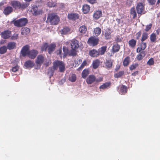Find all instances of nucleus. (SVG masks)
Here are the masks:
<instances>
[{
	"label": "nucleus",
	"instance_id": "nucleus-1",
	"mask_svg": "<svg viewBox=\"0 0 160 160\" xmlns=\"http://www.w3.org/2000/svg\"><path fill=\"white\" fill-rule=\"evenodd\" d=\"M10 4L15 10L20 9L22 10L27 8L29 5L27 2H21L18 0H12L10 2Z\"/></svg>",
	"mask_w": 160,
	"mask_h": 160
},
{
	"label": "nucleus",
	"instance_id": "nucleus-2",
	"mask_svg": "<svg viewBox=\"0 0 160 160\" xmlns=\"http://www.w3.org/2000/svg\"><path fill=\"white\" fill-rule=\"evenodd\" d=\"M59 21V18L57 14L52 13L48 14L46 22L47 23H50L51 25H57L58 24Z\"/></svg>",
	"mask_w": 160,
	"mask_h": 160
},
{
	"label": "nucleus",
	"instance_id": "nucleus-3",
	"mask_svg": "<svg viewBox=\"0 0 160 160\" xmlns=\"http://www.w3.org/2000/svg\"><path fill=\"white\" fill-rule=\"evenodd\" d=\"M53 67L55 69L57 70L58 68L60 72H64L65 70V65L64 62L62 61L56 60L53 63Z\"/></svg>",
	"mask_w": 160,
	"mask_h": 160
},
{
	"label": "nucleus",
	"instance_id": "nucleus-4",
	"mask_svg": "<svg viewBox=\"0 0 160 160\" xmlns=\"http://www.w3.org/2000/svg\"><path fill=\"white\" fill-rule=\"evenodd\" d=\"M12 22L15 26L18 27H21L25 26L28 23V20L26 18H22L18 20H13Z\"/></svg>",
	"mask_w": 160,
	"mask_h": 160
},
{
	"label": "nucleus",
	"instance_id": "nucleus-5",
	"mask_svg": "<svg viewBox=\"0 0 160 160\" xmlns=\"http://www.w3.org/2000/svg\"><path fill=\"white\" fill-rule=\"evenodd\" d=\"M102 81L103 78L102 77L96 78L95 76L93 74L89 75L86 80V82L88 84H92L95 82L98 83L102 82Z\"/></svg>",
	"mask_w": 160,
	"mask_h": 160
},
{
	"label": "nucleus",
	"instance_id": "nucleus-6",
	"mask_svg": "<svg viewBox=\"0 0 160 160\" xmlns=\"http://www.w3.org/2000/svg\"><path fill=\"white\" fill-rule=\"evenodd\" d=\"M99 41L98 38L93 36L90 37L88 38L87 43L90 46L94 47L98 44Z\"/></svg>",
	"mask_w": 160,
	"mask_h": 160
},
{
	"label": "nucleus",
	"instance_id": "nucleus-7",
	"mask_svg": "<svg viewBox=\"0 0 160 160\" xmlns=\"http://www.w3.org/2000/svg\"><path fill=\"white\" fill-rule=\"evenodd\" d=\"M38 53V51L35 49H32L29 50L27 56L31 59H34Z\"/></svg>",
	"mask_w": 160,
	"mask_h": 160
},
{
	"label": "nucleus",
	"instance_id": "nucleus-8",
	"mask_svg": "<svg viewBox=\"0 0 160 160\" xmlns=\"http://www.w3.org/2000/svg\"><path fill=\"white\" fill-rule=\"evenodd\" d=\"M1 37L3 39H9L12 35V32L9 30H5L1 33Z\"/></svg>",
	"mask_w": 160,
	"mask_h": 160
},
{
	"label": "nucleus",
	"instance_id": "nucleus-9",
	"mask_svg": "<svg viewBox=\"0 0 160 160\" xmlns=\"http://www.w3.org/2000/svg\"><path fill=\"white\" fill-rule=\"evenodd\" d=\"M31 12L34 15H38L42 14V10H38V7L36 6H33L32 7L31 10Z\"/></svg>",
	"mask_w": 160,
	"mask_h": 160
},
{
	"label": "nucleus",
	"instance_id": "nucleus-10",
	"mask_svg": "<svg viewBox=\"0 0 160 160\" xmlns=\"http://www.w3.org/2000/svg\"><path fill=\"white\" fill-rule=\"evenodd\" d=\"M45 57L42 55H39L36 60L35 62L37 65L41 66L44 62Z\"/></svg>",
	"mask_w": 160,
	"mask_h": 160
},
{
	"label": "nucleus",
	"instance_id": "nucleus-11",
	"mask_svg": "<svg viewBox=\"0 0 160 160\" xmlns=\"http://www.w3.org/2000/svg\"><path fill=\"white\" fill-rule=\"evenodd\" d=\"M29 48L30 46L28 45H26L22 48L21 52L23 57L27 56L28 53L29 51Z\"/></svg>",
	"mask_w": 160,
	"mask_h": 160
},
{
	"label": "nucleus",
	"instance_id": "nucleus-12",
	"mask_svg": "<svg viewBox=\"0 0 160 160\" xmlns=\"http://www.w3.org/2000/svg\"><path fill=\"white\" fill-rule=\"evenodd\" d=\"M137 12L138 14H141L144 9V6L141 2L138 3L136 7Z\"/></svg>",
	"mask_w": 160,
	"mask_h": 160
},
{
	"label": "nucleus",
	"instance_id": "nucleus-13",
	"mask_svg": "<svg viewBox=\"0 0 160 160\" xmlns=\"http://www.w3.org/2000/svg\"><path fill=\"white\" fill-rule=\"evenodd\" d=\"M71 45L72 49H77L79 47L78 41L75 39H73L71 41Z\"/></svg>",
	"mask_w": 160,
	"mask_h": 160
},
{
	"label": "nucleus",
	"instance_id": "nucleus-14",
	"mask_svg": "<svg viewBox=\"0 0 160 160\" xmlns=\"http://www.w3.org/2000/svg\"><path fill=\"white\" fill-rule=\"evenodd\" d=\"M147 47L146 43L143 42H141L140 43L139 47H138L137 49V52H139L142 51H144Z\"/></svg>",
	"mask_w": 160,
	"mask_h": 160
},
{
	"label": "nucleus",
	"instance_id": "nucleus-15",
	"mask_svg": "<svg viewBox=\"0 0 160 160\" xmlns=\"http://www.w3.org/2000/svg\"><path fill=\"white\" fill-rule=\"evenodd\" d=\"M13 9L12 6H8L4 8L3 13L6 15H8L13 11Z\"/></svg>",
	"mask_w": 160,
	"mask_h": 160
},
{
	"label": "nucleus",
	"instance_id": "nucleus-16",
	"mask_svg": "<svg viewBox=\"0 0 160 160\" xmlns=\"http://www.w3.org/2000/svg\"><path fill=\"white\" fill-rule=\"evenodd\" d=\"M68 18L69 20L74 21L79 18V15L76 13H68Z\"/></svg>",
	"mask_w": 160,
	"mask_h": 160
},
{
	"label": "nucleus",
	"instance_id": "nucleus-17",
	"mask_svg": "<svg viewBox=\"0 0 160 160\" xmlns=\"http://www.w3.org/2000/svg\"><path fill=\"white\" fill-rule=\"evenodd\" d=\"M56 47L55 43H51L49 45L48 44V53L51 54L52 52L55 50Z\"/></svg>",
	"mask_w": 160,
	"mask_h": 160
},
{
	"label": "nucleus",
	"instance_id": "nucleus-18",
	"mask_svg": "<svg viewBox=\"0 0 160 160\" xmlns=\"http://www.w3.org/2000/svg\"><path fill=\"white\" fill-rule=\"evenodd\" d=\"M112 31L111 29L107 28L104 33V36L106 40L110 39L111 38Z\"/></svg>",
	"mask_w": 160,
	"mask_h": 160
},
{
	"label": "nucleus",
	"instance_id": "nucleus-19",
	"mask_svg": "<svg viewBox=\"0 0 160 160\" xmlns=\"http://www.w3.org/2000/svg\"><path fill=\"white\" fill-rule=\"evenodd\" d=\"M102 15L101 11L98 10L95 11L93 14V18L95 20H98L101 17Z\"/></svg>",
	"mask_w": 160,
	"mask_h": 160
},
{
	"label": "nucleus",
	"instance_id": "nucleus-20",
	"mask_svg": "<svg viewBox=\"0 0 160 160\" xmlns=\"http://www.w3.org/2000/svg\"><path fill=\"white\" fill-rule=\"evenodd\" d=\"M105 68L107 69L111 68L112 65V60L110 59H107L104 63Z\"/></svg>",
	"mask_w": 160,
	"mask_h": 160
},
{
	"label": "nucleus",
	"instance_id": "nucleus-21",
	"mask_svg": "<svg viewBox=\"0 0 160 160\" xmlns=\"http://www.w3.org/2000/svg\"><path fill=\"white\" fill-rule=\"evenodd\" d=\"M107 47L106 46H103L100 48L98 50L99 55H103L107 51Z\"/></svg>",
	"mask_w": 160,
	"mask_h": 160
},
{
	"label": "nucleus",
	"instance_id": "nucleus-22",
	"mask_svg": "<svg viewBox=\"0 0 160 160\" xmlns=\"http://www.w3.org/2000/svg\"><path fill=\"white\" fill-rule=\"evenodd\" d=\"M89 54L92 57H97L99 56L98 52L96 49L92 50L89 52Z\"/></svg>",
	"mask_w": 160,
	"mask_h": 160
},
{
	"label": "nucleus",
	"instance_id": "nucleus-23",
	"mask_svg": "<svg viewBox=\"0 0 160 160\" xmlns=\"http://www.w3.org/2000/svg\"><path fill=\"white\" fill-rule=\"evenodd\" d=\"M16 47V43L14 42H9L7 44V47L9 50H12Z\"/></svg>",
	"mask_w": 160,
	"mask_h": 160
},
{
	"label": "nucleus",
	"instance_id": "nucleus-24",
	"mask_svg": "<svg viewBox=\"0 0 160 160\" xmlns=\"http://www.w3.org/2000/svg\"><path fill=\"white\" fill-rule=\"evenodd\" d=\"M90 10L89 6L87 4H84L83 5L82 10L84 13L87 14L88 13Z\"/></svg>",
	"mask_w": 160,
	"mask_h": 160
},
{
	"label": "nucleus",
	"instance_id": "nucleus-25",
	"mask_svg": "<svg viewBox=\"0 0 160 160\" xmlns=\"http://www.w3.org/2000/svg\"><path fill=\"white\" fill-rule=\"evenodd\" d=\"M112 83L111 82H107L104 83L102 85L100 86L99 87L100 89H104L109 88L111 85Z\"/></svg>",
	"mask_w": 160,
	"mask_h": 160
},
{
	"label": "nucleus",
	"instance_id": "nucleus-26",
	"mask_svg": "<svg viewBox=\"0 0 160 160\" xmlns=\"http://www.w3.org/2000/svg\"><path fill=\"white\" fill-rule=\"evenodd\" d=\"M30 32V30L29 28L25 27L22 29L21 34L22 35H26L28 34Z\"/></svg>",
	"mask_w": 160,
	"mask_h": 160
},
{
	"label": "nucleus",
	"instance_id": "nucleus-27",
	"mask_svg": "<svg viewBox=\"0 0 160 160\" xmlns=\"http://www.w3.org/2000/svg\"><path fill=\"white\" fill-rule=\"evenodd\" d=\"M55 70H57L55 69L53 65L52 67L49 68L48 70V74L50 78L53 76L54 72Z\"/></svg>",
	"mask_w": 160,
	"mask_h": 160
},
{
	"label": "nucleus",
	"instance_id": "nucleus-28",
	"mask_svg": "<svg viewBox=\"0 0 160 160\" xmlns=\"http://www.w3.org/2000/svg\"><path fill=\"white\" fill-rule=\"evenodd\" d=\"M139 52V53L137 56V58L138 60L140 61L142 60L145 56L146 53L144 51H142Z\"/></svg>",
	"mask_w": 160,
	"mask_h": 160
},
{
	"label": "nucleus",
	"instance_id": "nucleus-29",
	"mask_svg": "<svg viewBox=\"0 0 160 160\" xmlns=\"http://www.w3.org/2000/svg\"><path fill=\"white\" fill-rule=\"evenodd\" d=\"M127 87L125 85H122L120 88L119 93L121 94L124 95L127 92Z\"/></svg>",
	"mask_w": 160,
	"mask_h": 160
},
{
	"label": "nucleus",
	"instance_id": "nucleus-30",
	"mask_svg": "<svg viewBox=\"0 0 160 160\" xmlns=\"http://www.w3.org/2000/svg\"><path fill=\"white\" fill-rule=\"evenodd\" d=\"M100 64V61L98 59H97L94 61L92 63V65L93 68L97 69L99 66Z\"/></svg>",
	"mask_w": 160,
	"mask_h": 160
},
{
	"label": "nucleus",
	"instance_id": "nucleus-31",
	"mask_svg": "<svg viewBox=\"0 0 160 160\" xmlns=\"http://www.w3.org/2000/svg\"><path fill=\"white\" fill-rule=\"evenodd\" d=\"M137 43L136 40L132 39L128 41V44L129 46L132 48H134Z\"/></svg>",
	"mask_w": 160,
	"mask_h": 160
},
{
	"label": "nucleus",
	"instance_id": "nucleus-32",
	"mask_svg": "<svg viewBox=\"0 0 160 160\" xmlns=\"http://www.w3.org/2000/svg\"><path fill=\"white\" fill-rule=\"evenodd\" d=\"M24 66L26 68H32L34 66V63L31 60H28L25 62Z\"/></svg>",
	"mask_w": 160,
	"mask_h": 160
},
{
	"label": "nucleus",
	"instance_id": "nucleus-33",
	"mask_svg": "<svg viewBox=\"0 0 160 160\" xmlns=\"http://www.w3.org/2000/svg\"><path fill=\"white\" fill-rule=\"evenodd\" d=\"M101 32V29L99 27H97L94 29L93 33L96 36H99Z\"/></svg>",
	"mask_w": 160,
	"mask_h": 160
},
{
	"label": "nucleus",
	"instance_id": "nucleus-34",
	"mask_svg": "<svg viewBox=\"0 0 160 160\" xmlns=\"http://www.w3.org/2000/svg\"><path fill=\"white\" fill-rule=\"evenodd\" d=\"M79 30L81 33L84 34L86 33L87 31V27L85 25L81 26L80 27Z\"/></svg>",
	"mask_w": 160,
	"mask_h": 160
},
{
	"label": "nucleus",
	"instance_id": "nucleus-35",
	"mask_svg": "<svg viewBox=\"0 0 160 160\" xmlns=\"http://www.w3.org/2000/svg\"><path fill=\"white\" fill-rule=\"evenodd\" d=\"M120 48V46L118 44H115L112 47V51L113 53L119 51Z\"/></svg>",
	"mask_w": 160,
	"mask_h": 160
},
{
	"label": "nucleus",
	"instance_id": "nucleus-36",
	"mask_svg": "<svg viewBox=\"0 0 160 160\" xmlns=\"http://www.w3.org/2000/svg\"><path fill=\"white\" fill-rule=\"evenodd\" d=\"M89 74V71L88 69H84L82 73V77L83 78H85Z\"/></svg>",
	"mask_w": 160,
	"mask_h": 160
},
{
	"label": "nucleus",
	"instance_id": "nucleus-37",
	"mask_svg": "<svg viewBox=\"0 0 160 160\" xmlns=\"http://www.w3.org/2000/svg\"><path fill=\"white\" fill-rule=\"evenodd\" d=\"M130 58L129 57H127L123 60V64L124 66H127L129 63Z\"/></svg>",
	"mask_w": 160,
	"mask_h": 160
},
{
	"label": "nucleus",
	"instance_id": "nucleus-38",
	"mask_svg": "<svg viewBox=\"0 0 160 160\" xmlns=\"http://www.w3.org/2000/svg\"><path fill=\"white\" fill-rule=\"evenodd\" d=\"M69 80L71 82H75L76 79V76L75 74H71L69 77Z\"/></svg>",
	"mask_w": 160,
	"mask_h": 160
},
{
	"label": "nucleus",
	"instance_id": "nucleus-39",
	"mask_svg": "<svg viewBox=\"0 0 160 160\" xmlns=\"http://www.w3.org/2000/svg\"><path fill=\"white\" fill-rule=\"evenodd\" d=\"M156 36L155 33H152L150 36V40L152 42H155L156 40Z\"/></svg>",
	"mask_w": 160,
	"mask_h": 160
},
{
	"label": "nucleus",
	"instance_id": "nucleus-40",
	"mask_svg": "<svg viewBox=\"0 0 160 160\" xmlns=\"http://www.w3.org/2000/svg\"><path fill=\"white\" fill-rule=\"evenodd\" d=\"M148 38V34L146 32H143L142 35L141 39V42H143L146 40Z\"/></svg>",
	"mask_w": 160,
	"mask_h": 160
},
{
	"label": "nucleus",
	"instance_id": "nucleus-41",
	"mask_svg": "<svg viewBox=\"0 0 160 160\" xmlns=\"http://www.w3.org/2000/svg\"><path fill=\"white\" fill-rule=\"evenodd\" d=\"M130 13L132 15L133 18L137 17V13L134 7L132 8L130 10Z\"/></svg>",
	"mask_w": 160,
	"mask_h": 160
},
{
	"label": "nucleus",
	"instance_id": "nucleus-42",
	"mask_svg": "<svg viewBox=\"0 0 160 160\" xmlns=\"http://www.w3.org/2000/svg\"><path fill=\"white\" fill-rule=\"evenodd\" d=\"M7 48L5 46H3L0 47V53L1 54H3L5 53L7 51Z\"/></svg>",
	"mask_w": 160,
	"mask_h": 160
},
{
	"label": "nucleus",
	"instance_id": "nucleus-43",
	"mask_svg": "<svg viewBox=\"0 0 160 160\" xmlns=\"http://www.w3.org/2000/svg\"><path fill=\"white\" fill-rule=\"evenodd\" d=\"M87 65V62L86 60H84L81 64L80 67L78 68V71L81 70Z\"/></svg>",
	"mask_w": 160,
	"mask_h": 160
},
{
	"label": "nucleus",
	"instance_id": "nucleus-44",
	"mask_svg": "<svg viewBox=\"0 0 160 160\" xmlns=\"http://www.w3.org/2000/svg\"><path fill=\"white\" fill-rule=\"evenodd\" d=\"M124 73V71H120L118 72L117 73L114 74V76L115 78H118L121 77Z\"/></svg>",
	"mask_w": 160,
	"mask_h": 160
},
{
	"label": "nucleus",
	"instance_id": "nucleus-45",
	"mask_svg": "<svg viewBox=\"0 0 160 160\" xmlns=\"http://www.w3.org/2000/svg\"><path fill=\"white\" fill-rule=\"evenodd\" d=\"M48 44L46 43L44 44L41 47V51H46L48 50Z\"/></svg>",
	"mask_w": 160,
	"mask_h": 160
},
{
	"label": "nucleus",
	"instance_id": "nucleus-46",
	"mask_svg": "<svg viewBox=\"0 0 160 160\" xmlns=\"http://www.w3.org/2000/svg\"><path fill=\"white\" fill-rule=\"evenodd\" d=\"M47 5L49 7H53L57 6V3L52 1L48 2L47 3Z\"/></svg>",
	"mask_w": 160,
	"mask_h": 160
},
{
	"label": "nucleus",
	"instance_id": "nucleus-47",
	"mask_svg": "<svg viewBox=\"0 0 160 160\" xmlns=\"http://www.w3.org/2000/svg\"><path fill=\"white\" fill-rule=\"evenodd\" d=\"M70 31V29L68 27L63 28L62 30V34H66Z\"/></svg>",
	"mask_w": 160,
	"mask_h": 160
},
{
	"label": "nucleus",
	"instance_id": "nucleus-48",
	"mask_svg": "<svg viewBox=\"0 0 160 160\" xmlns=\"http://www.w3.org/2000/svg\"><path fill=\"white\" fill-rule=\"evenodd\" d=\"M10 38L11 40H16L18 38V34L16 33H15L13 34L12 36L11 35Z\"/></svg>",
	"mask_w": 160,
	"mask_h": 160
},
{
	"label": "nucleus",
	"instance_id": "nucleus-49",
	"mask_svg": "<svg viewBox=\"0 0 160 160\" xmlns=\"http://www.w3.org/2000/svg\"><path fill=\"white\" fill-rule=\"evenodd\" d=\"M138 66V64L137 63H135L130 65V69L131 70L135 69Z\"/></svg>",
	"mask_w": 160,
	"mask_h": 160
},
{
	"label": "nucleus",
	"instance_id": "nucleus-50",
	"mask_svg": "<svg viewBox=\"0 0 160 160\" xmlns=\"http://www.w3.org/2000/svg\"><path fill=\"white\" fill-rule=\"evenodd\" d=\"M142 34V32L141 31H139L138 32H137L135 34L136 39L137 40H138L140 39Z\"/></svg>",
	"mask_w": 160,
	"mask_h": 160
},
{
	"label": "nucleus",
	"instance_id": "nucleus-51",
	"mask_svg": "<svg viewBox=\"0 0 160 160\" xmlns=\"http://www.w3.org/2000/svg\"><path fill=\"white\" fill-rule=\"evenodd\" d=\"M154 64L153 59L152 58H150L147 62V64L149 65H152Z\"/></svg>",
	"mask_w": 160,
	"mask_h": 160
},
{
	"label": "nucleus",
	"instance_id": "nucleus-52",
	"mask_svg": "<svg viewBox=\"0 0 160 160\" xmlns=\"http://www.w3.org/2000/svg\"><path fill=\"white\" fill-rule=\"evenodd\" d=\"M152 25L151 23L149 24V25H147L146 27V28L145 30V31H148L151 28Z\"/></svg>",
	"mask_w": 160,
	"mask_h": 160
},
{
	"label": "nucleus",
	"instance_id": "nucleus-53",
	"mask_svg": "<svg viewBox=\"0 0 160 160\" xmlns=\"http://www.w3.org/2000/svg\"><path fill=\"white\" fill-rule=\"evenodd\" d=\"M156 0H147V1L149 4L151 5H155L156 2Z\"/></svg>",
	"mask_w": 160,
	"mask_h": 160
},
{
	"label": "nucleus",
	"instance_id": "nucleus-54",
	"mask_svg": "<svg viewBox=\"0 0 160 160\" xmlns=\"http://www.w3.org/2000/svg\"><path fill=\"white\" fill-rule=\"evenodd\" d=\"M19 68V67L18 65H17L14 67H12V71L13 72H16L18 70Z\"/></svg>",
	"mask_w": 160,
	"mask_h": 160
},
{
	"label": "nucleus",
	"instance_id": "nucleus-55",
	"mask_svg": "<svg viewBox=\"0 0 160 160\" xmlns=\"http://www.w3.org/2000/svg\"><path fill=\"white\" fill-rule=\"evenodd\" d=\"M56 53L57 55H59L60 56H62V48H60L58 50H57L56 51Z\"/></svg>",
	"mask_w": 160,
	"mask_h": 160
},
{
	"label": "nucleus",
	"instance_id": "nucleus-56",
	"mask_svg": "<svg viewBox=\"0 0 160 160\" xmlns=\"http://www.w3.org/2000/svg\"><path fill=\"white\" fill-rule=\"evenodd\" d=\"M62 49L64 53L67 54L68 53V50L67 47L64 46L63 47Z\"/></svg>",
	"mask_w": 160,
	"mask_h": 160
},
{
	"label": "nucleus",
	"instance_id": "nucleus-57",
	"mask_svg": "<svg viewBox=\"0 0 160 160\" xmlns=\"http://www.w3.org/2000/svg\"><path fill=\"white\" fill-rule=\"evenodd\" d=\"M76 50L72 49L71 50L70 54L72 56H75L76 54V52L75 51Z\"/></svg>",
	"mask_w": 160,
	"mask_h": 160
},
{
	"label": "nucleus",
	"instance_id": "nucleus-58",
	"mask_svg": "<svg viewBox=\"0 0 160 160\" xmlns=\"http://www.w3.org/2000/svg\"><path fill=\"white\" fill-rule=\"evenodd\" d=\"M115 41L117 42H121L122 41V39L120 38L119 36H118L117 37Z\"/></svg>",
	"mask_w": 160,
	"mask_h": 160
},
{
	"label": "nucleus",
	"instance_id": "nucleus-59",
	"mask_svg": "<svg viewBox=\"0 0 160 160\" xmlns=\"http://www.w3.org/2000/svg\"><path fill=\"white\" fill-rule=\"evenodd\" d=\"M87 1L90 3L93 4L96 2V0H86Z\"/></svg>",
	"mask_w": 160,
	"mask_h": 160
},
{
	"label": "nucleus",
	"instance_id": "nucleus-60",
	"mask_svg": "<svg viewBox=\"0 0 160 160\" xmlns=\"http://www.w3.org/2000/svg\"><path fill=\"white\" fill-rule=\"evenodd\" d=\"M65 8V5L63 3H61L60 4L59 8Z\"/></svg>",
	"mask_w": 160,
	"mask_h": 160
},
{
	"label": "nucleus",
	"instance_id": "nucleus-61",
	"mask_svg": "<svg viewBox=\"0 0 160 160\" xmlns=\"http://www.w3.org/2000/svg\"><path fill=\"white\" fill-rule=\"evenodd\" d=\"M138 73V71H136L135 72H134L132 73V76H136V75Z\"/></svg>",
	"mask_w": 160,
	"mask_h": 160
},
{
	"label": "nucleus",
	"instance_id": "nucleus-62",
	"mask_svg": "<svg viewBox=\"0 0 160 160\" xmlns=\"http://www.w3.org/2000/svg\"><path fill=\"white\" fill-rule=\"evenodd\" d=\"M156 31L157 34V35H159L160 33V28H158Z\"/></svg>",
	"mask_w": 160,
	"mask_h": 160
},
{
	"label": "nucleus",
	"instance_id": "nucleus-63",
	"mask_svg": "<svg viewBox=\"0 0 160 160\" xmlns=\"http://www.w3.org/2000/svg\"><path fill=\"white\" fill-rule=\"evenodd\" d=\"M116 21L118 22L119 23H120V20L119 19H116Z\"/></svg>",
	"mask_w": 160,
	"mask_h": 160
},
{
	"label": "nucleus",
	"instance_id": "nucleus-64",
	"mask_svg": "<svg viewBox=\"0 0 160 160\" xmlns=\"http://www.w3.org/2000/svg\"><path fill=\"white\" fill-rule=\"evenodd\" d=\"M159 3H160V0H158L157 2V4H159Z\"/></svg>",
	"mask_w": 160,
	"mask_h": 160
}]
</instances>
